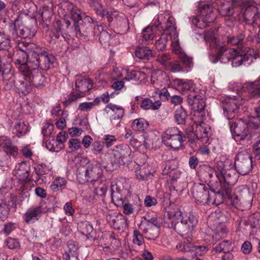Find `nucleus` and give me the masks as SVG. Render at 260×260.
Returning <instances> with one entry per match:
<instances>
[{
	"label": "nucleus",
	"instance_id": "f257e3e1",
	"mask_svg": "<svg viewBox=\"0 0 260 260\" xmlns=\"http://www.w3.org/2000/svg\"><path fill=\"white\" fill-rule=\"evenodd\" d=\"M253 120H250L248 123L239 119L230 126L233 137L236 141H249L251 135L250 128L258 129L260 126V107L254 108L252 113Z\"/></svg>",
	"mask_w": 260,
	"mask_h": 260
},
{
	"label": "nucleus",
	"instance_id": "f03ea898",
	"mask_svg": "<svg viewBox=\"0 0 260 260\" xmlns=\"http://www.w3.org/2000/svg\"><path fill=\"white\" fill-rule=\"evenodd\" d=\"M168 215L170 218H174L179 220L174 225L175 231L183 237L187 241L190 242L192 239V233L197 220L193 215L183 214L180 210L175 212H169Z\"/></svg>",
	"mask_w": 260,
	"mask_h": 260
},
{
	"label": "nucleus",
	"instance_id": "7ed1b4c3",
	"mask_svg": "<svg viewBox=\"0 0 260 260\" xmlns=\"http://www.w3.org/2000/svg\"><path fill=\"white\" fill-rule=\"evenodd\" d=\"M15 173L18 176L19 179L24 182L23 186L20 187L19 197H14L12 199L13 204L16 206L20 204L21 200H20L19 198L25 199L29 197V191L31 190L32 184L28 179L30 168L25 162H22L16 167Z\"/></svg>",
	"mask_w": 260,
	"mask_h": 260
},
{
	"label": "nucleus",
	"instance_id": "20e7f679",
	"mask_svg": "<svg viewBox=\"0 0 260 260\" xmlns=\"http://www.w3.org/2000/svg\"><path fill=\"white\" fill-rule=\"evenodd\" d=\"M204 39L210 48L213 49L219 47L215 60L213 61V62L220 61L221 63H225L231 61L234 49L228 48L223 46H220V43L216 34L213 31L207 32L205 35Z\"/></svg>",
	"mask_w": 260,
	"mask_h": 260
},
{
	"label": "nucleus",
	"instance_id": "39448f33",
	"mask_svg": "<svg viewBox=\"0 0 260 260\" xmlns=\"http://www.w3.org/2000/svg\"><path fill=\"white\" fill-rule=\"evenodd\" d=\"M191 194L197 203L199 204H216L219 205L220 202H217L215 198L220 196L216 195L213 191H210L209 188L204 184H195L192 187Z\"/></svg>",
	"mask_w": 260,
	"mask_h": 260
},
{
	"label": "nucleus",
	"instance_id": "423d86ee",
	"mask_svg": "<svg viewBox=\"0 0 260 260\" xmlns=\"http://www.w3.org/2000/svg\"><path fill=\"white\" fill-rule=\"evenodd\" d=\"M203 120L204 118H201L200 120H194L193 124L186 128V133L191 143L195 142L196 139L207 143L210 128L203 122Z\"/></svg>",
	"mask_w": 260,
	"mask_h": 260
},
{
	"label": "nucleus",
	"instance_id": "0eeeda50",
	"mask_svg": "<svg viewBox=\"0 0 260 260\" xmlns=\"http://www.w3.org/2000/svg\"><path fill=\"white\" fill-rule=\"evenodd\" d=\"M200 14L192 20V23L197 27L203 29L212 23L216 18L215 10L211 4L201 6Z\"/></svg>",
	"mask_w": 260,
	"mask_h": 260
},
{
	"label": "nucleus",
	"instance_id": "6e6552de",
	"mask_svg": "<svg viewBox=\"0 0 260 260\" xmlns=\"http://www.w3.org/2000/svg\"><path fill=\"white\" fill-rule=\"evenodd\" d=\"M34 46V66L40 68L42 71H46L53 67L55 61L54 56L48 54L39 46Z\"/></svg>",
	"mask_w": 260,
	"mask_h": 260
},
{
	"label": "nucleus",
	"instance_id": "1a4fd4ad",
	"mask_svg": "<svg viewBox=\"0 0 260 260\" xmlns=\"http://www.w3.org/2000/svg\"><path fill=\"white\" fill-rule=\"evenodd\" d=\"M235 168L237 172L242 175H247L251 171V157L246 151L238 153L235 159Z\"/></svg>",
	"mask_w": 260,
	"mask_h": 260
},
{
	"label": "nucleus",
	"instance_id": "9d476101",
	"mask_svg": "<svg viewBox=\"0 0 260 260\" xmlns=\"http://www.w3.org/2000/svg\"><path fill=\"white\" fill-rule=\"evenodd\" d=\"M243 100L240 97H227L223 102V109L228 119L233 118L238 112L240 106L243 104Z\"/></svg>",
	"mask_w": 260,
	"mask_h": 260
},
{
	"label": "nucleus",
	"instance_id": "9b49d317",
	"mask_svg": "<svg viewBox=\"0 0 260 260\" xmlns=\"http://www.w3.org/2000/svg\"><path fill=\"white\" fill-rule=\"evenodd\" d=\"M253 4V1L249 0H244L242 2V6L245 9L243 18L246 23L249 25L257 24V20L260 19V16L257 15V8Z\"/></svg>",
	"mask_w": 260,
	"mask_h": 260
},
{
	"label": "nucleus",
	"instance_id": "f8f14e48",
	"mask_svg": "<svg viewBox=\"0 0 260 260\" xmlns=\"http://www.w3.org/2000/svg\"><path fill=\"white\" fill-rule=\"evenodd\" d=\"M157 20L158 25L162 28L163 30L168 32L169 36L173 35L176 36V26L175 19L170 13L165 12L160 14L158 15Z\"/></svg>",
	"mask_w": 260,
	"mask_h": 260
},
{
	"label": "nucleus",
	"instance_id": "ddd939ff",
	"mask_svg": "<svg viewBox=\"0 0 260 260\" xmlns=\"http://www.w3.org/2000/svg\"><path fill=\"white\" fill-rule=\"evenodd\" d=\"M131 154V150L127 144H121L113 150V162L117 167L124 165L127 158L130 157Z\"/></svg>",
	"mask_w": 260,
	"mask_h": 260
},
{
	"label": "nucleus",
	"instance_id": "4468645a",
	"mask_svg": "<svg viewBox=\"0 0 260 260\" xmlns=\"http://www.w3.org/2000/svg\"><path fill=\"white\" fill-rule=\"evenodd\" d=\"M103 174L101 164L95 162L87 165L84 174L85 180L88 182H98Z\"/></svg>",
	"mask_w": 260,
	"mask_h": 260
},
{
	"label": "nucleus",
	"instance_id": "2eb2a0df",
	"mask_svg": "<svg viewBox=\"0 0 260 260\" xmlns=\"http://www.w3.org/2000/svg\"><path fill=\"white\" fill-rule=\"evenodd\" d=\"M28 63L31 64V62L30 61L27 60V62L21 64L20 67L24 76V79L25 80L24 83V86L22 90V92L25 94L30 93L32 90L31 84L32 70Z\"/></svg>",
	"mask_w": 260,
	"mask_h": 260
},
{
	"label": "nucleus",
	"instance_id": "dca6fc26",
	"mask_svg": "<svg viewBox=\"0 0 260 260\" xmlns=\"http://www.w3.org/2000/svg\"><path fill=\"white\" fill-rule=\"evenodd\" d=\"M189 104L191 105L192 109L196 112L195 115L204 118L205 116L203 113L205 104L204 101L199 94H189L188 96Z\"/></svg>",
	"mask_w": 260,
	"mask_h": 260
},
{
	"label": "nucleus",
	"instance_id": "f3484780",
	"mask_svg": "<svg viewBox=\"0 0 260 260\" xmlns=\"http://www.w3.org/2000/svg\"><path fill=\"white\" fill-rule=\"evenodd\" d=\"M186 137L184 134L172 136L171 137H162L164 144L168 147L174 149H178L182 147Z\"/></svg>",
	"mask_w": 260,
	"mask_h": 260
},
{
	"label": "nucleus",
	"instance_id": "a211bd4d",
	"mask_svg": "<svg viewBox=\"0 0 260 260\" xmlns=\"http://www.w3.org/2000/svg\"><path fill=\"white\" fill-rule=\"evenodd\" d=\"M106 219L110 225L115 230H120L126 225L125 217L121 213L116 215L109 214L107 216Z\"/></svg>",
	"mask_w": 260,
	"mask_h": 260
},
{
	"label": "nucleus",
	"instance_id": "6ab92c4d",
	"mask_svg": "<svg viewBox=\"0 0 260 260\" xmlns=\"http://www.w3.org/2000/svg\"><path fill=\"white\" fill-rule=\"evenodd\" d=\"M243 88L248 92L251 97H260V77L254 82L245 83L243 85Z\"/></svg>",
	"mask_w": 260,
	"mask_h": 260
},
{
	"label": "nucleus",
	"instance_id": "aec40b11",
	"mask_svg": "<svg viewBox=\"0 0 260 260\" xmlns=\"http://www.w3.org/2000/svg\"><path fill=\"white\" fill-rule=\"evenodd\" d=\"M92 87V82L89 78L77 76L75 82V89L80 93L88 91Z\"/></svg>",
	"mask_w": 260,
	"mask_h": 260
},
{
	"label": "nucleus",
	"instance_id": "412c9836",
	"mask_svg": "<svg viewBox=\"0 0 260 260\" xmlns=\"http://www.w3.org/2000/svg\"><path fill=\"white\" fill-rule=\"evenodd\" d=\"M250 59V62L252 61V57L249 58V57L247 54L242 55L238 52L235 49L234 52H233L231 61L233 67H238L242 64H249L250 62L248 60Z\"/></svg>",
	"mask_w": 260,
	"mask_h": 260
},
{
	"label": "nucleus",
	"instance_id": "4be33fe9",
	"mask_svg": "<svg viewBox=\"0 0 260 260\" xmlns=\"http://www.w3.org/2000/svg\"><path fill=\"white\" fill-rule=\"evenodd\" d=\"M105 111L110 115L111 120L119 119L123 116L124 114L123 108L111 104L106 106Z\"/></svg>",
	"mask_w": 260,
	"mask_h": 260
},
{
	"label": "nucleus",
	"instance_id": "5701e85b",
	"mask_svg": "<svg viewBox=\"0 0 260 260\" xmlns=\"http://www.w3.org/2000/svg\"><path fill=\"white\" fill-rule=\"evenodd\" d=\"M121 192V190L118 187L117 184H111L110 188L111 199L113 203L116 206H121L124 204Z\"/></svg>",
	"mask_w": 260,
	"mask_h": 260
},
{
	"label": "nucleus",
	"instance_id": "b1692460",
	"mask_svg": "<svg viewBox=\"0 0 260 260\" xmlns=\"http://www.w3.org/2000/svg\"><path fill=\"white\" fill-rule=\"evenodd\" d=\"M121 192V190L118 187L117 184H111L110 188L111 199L113 203L116 206H121L124 204Z\"/></svg>",
	"mask_w": 260,
	"mask_h": 260
},
{
	"label": "nucleus",
	"instance_id": "393cba45",
	"mask_svg": "<svg viewBox=\"0 0 260 260\" xmlns=\"http://www.w3.org/2000/svg\"><path fill=\"white\" fill-rule=\"evenodd\" d=\"M39 68H35L34 66V86L36 88H42L45 86L46 79L44 71Z\"/></svg>",
	"mask_w": 260,
	"mask_h": 260
},
{
	"label": "nucleus",
	"instance_id": "a878e982",
	"mask_svg": "<svg viewBox=\"0 0 260 260\" xmlns=\"http://www.w3.org/2000/svg\"><path fill=\"white\" fill-rule=\"evenodd\" d=\"M161 106V103L159 100L153 102L149 98H145L142 100L140 107L145 110H157L160 108Z\"/></svg>",
	"mask_w": 260,
	"mask_h": 260
},
{
	"label": "nucleus",
	"instance_id": "bb28decb",
	"mask_svg": "<svg viewBox=\"0 0 260 260\" xmlns=\"http://www.w3.org/2000/svg\"><path fill=\"white\" fill-rule=\"evenodd\" d=\"M218 173H219V172H217L213 168L205 165L203 166L200 168L199 172V175L201 177L209 181V180L212 178L214 175L217 178Z\"/></svg>",
	"mask_w": 260,
	"mask_h": 260
},
{
	"label": "nucleus",
	"instance_id": "cd10ccee",
	"mask_svg": "<svg viewBox=\"0 0 260 260\" xmlns=\"http://www.w3.org/2000/svg\"><path fill=\"white\" fill-rule=\"evenodd\" d=\"M122 74L124 75V80L126 81L135 80L138 81L144 78L145 74L142 72L138 71H131L129 70H123Z\"/></svg>",
	"mask_w": 260,
	"mask_h": 260
},
{
	"label": "nucleus",
	"instance_id": "c85d7f7f",
	"mask_svg": "<svg viewBox=\"0 0 260 260\" xmlns=\"http://www.w3.org/2000/svg\"><path fill=\"white\" fill-rule=\"evenodd\" d=\"M217 179L220 182H224L229 185H233L236 181L235 176L232 175L230 173H228L224 170H222L217 175Z\"/></svg>",
	"mask_w": 260,
	"mask_h": 260
},
{
	"label": "nucleus",
	"instance_id": "c756f323",
	"mask_svg": "<svg viewBox=\"0 0 260 260\" xmlns=\"http://www.w3.org/2000/svg\"><path fill=\"white\" fill-rule=\"evenodd\" d=\"M135 54L141 59L149 60L153 56L152 50L146 47L136 48Z\"/></svg>",
	"mask_w": 260,
	"mask_h": 260
},
{
	"label": "nucleus",
	"instance_id": "7c9ffc66",
	"mask_svg": "<svg viewBox=\"0 0 260 260\" xmlns=\"http://www.w3.org/2000/svg\"><path fill=\"white\" fill-rule=\"evenodd\" d=\"M244 35L241 33L237 36H234L228 37V44L237 46L238 48H242L243 47L244 43Z\"/></svg>",
	"mask_w": 260,
	"mask_h": 260
},
{
	"label": "nucleus",
	"instance_id": "2f4dec72",
	"mask_svg": "<svg viewBox=\"0 0 260 260\" xmlns=\"http://www.w3.org/2000/svg\"><path fill=\"white\" fill-rule=\"evenodd\" d=\"M71 18L74 21V27L76 31L79 36H81V32L79 28L78 22L82 19V16L80 10L73 9L71 12Z\"/></svg>",
	"mask_w": 260,
	"mask_h": 260
},
{
	"label": "nucleus",
	"instance_id": "473e14b6",
	"mask_svg": "<svg viewBox=\"0 0 260 260\" xmlns=\"http://www.w3.org/2000/svg\"><path fill=\"white\" fill-rule=\"evenodd\" d=\"M187 117V112L182 107L177 108L175 111V119L178 124H184Z\"/></svg>",
	"mask_w": 260,
	"mask_h": 260
},
{
	"label": "nucleus",
	"instance_id": "72a5a7b5",
	"mask_svg": "<svg viewBox=\"0 0 260 260\" xmlns=\"http://www.w3.org/2000/svg\"><path fill=\"white\" fill-rule=\"evenodd\" d=\"M148 125V121L144 118H140L133 120L132 128L136 131H140L146 129Z\"/></svg>",
	"mask_w": 260,
	"mask_h": 260
},
{
	"label": "nucleus",
	"instance_id": "f704fd0d",
	"mask_svg": "<svg viewBox=\"0 0 260 260\" xmlns=\"http://www.w3.org/2000/svg\"><path fill=\"white\" fill-rule=\"evenodd\" d=\"M36 175L39 176L38 179H34V182L37 185H41L45 182V177L44 175L45 174V170L43 165H38L35 167Z\"/></svg>",
	"mask_w": 260,
	"mask_h": 260
},
{
	"label": "nucleus",
	"instance_id": "c9c22d12",
	"mask_svg": "<svg viewBox=\"0 0 260 260\" xmlns=\"http://www.w3.org/2000/svg\"><path fill=\"white\" fill-rule=\"evenodd\" d=\"M218 12L223 16H230L234 13V8L230 3L228 2L221 5Z\"/></svg>",
	"mask_w": 260,
	"mask_h": 260
},
{
	"label": "nucleus",
	"instance_id": "e433bc0d",
	"mask_svg": "<svg viewBox=\"0 0 260 260\" xmlns=\"http://www.w3.org/2000/svg\"><path fill=\"white\" fill-rule=\"evenodd\" d=\"M28 131V127L24 122H19L15 124L13 133L18 137L23 136Z\"/></svg>",
	"mask_w": 260,
	"mask_h": 260
},
{
	"label": "nucleus",
	"instance_id": "4c0bfd02",
	"mask_svg": "<svg viewBox=\"0 0 260 260\" xmlns=\"http://www.w3.org/2000/svg\"><path fill=\"white\" fill-rule=\"evenodd\" d=\"M216 252H231L233 250L232 242L229 241H223L214 248Z\"/></svg>",
	"mask_w": 260,
	"mask_h": 260
},
{
	"label": "nucleus",
	"instance_id": "58836bf2",
	"mask_svg": "<svg viewBox=\"0 0 260 260\" xmlns=\"http://www.w3.org/2000/svg\"><path fill=\"white\" fill-rule=\"evenodd\" d=\"M67 184V181L63 178L57 177L52 182L50 188L54 191H57L61 189Z\"/></svg>",
	"mask_w": 260,
	"mask_h": 260
},
{
	"label": "nucleus",
	"instance_id": "ea45409f",
	"mask_svg": "<svg viewBox=\"0 0 260 260\" xmlns=\"http://www.w3.org/2000/svg\"><path fill=\"white\" fill-rule=\"evenodd\" d=\"M54 125L50 123H46L44 124L42 133L44 137V140L51 138L54 135Z\"/></svg>",
	"mask_w": 260,
	"mask_h": 260
},
{
	"label": "nucleus",
	"instance_id": "a19ab883",
	"mask_svg": "<svg viewBox=\"0 0 260 260\" xmlns=\"http://www.w3.org/2000/svg\"><path fill=\"white\" fill-rule=\"evenodd\" d=\"M10 208L7 202L0 200V219L4 220L7 219L9 214Z\"/></svg>",
	"mask_w": 260,
	"mask_h": 260
},
{
	"label": "nucleus",
	"instance_id": "79ce46f5",
	"mask_svg": "<svg viewBox=\"0 0 260 260\" xmlns=\"http://www.w3.org/2000/svg\"><path fill=\"white\" fill-rule=\"evenodd\" d=\"M11 162L10 157L9 154L5 151H0V167L7 168Z\"/></svg>",
	"mask_w": 260,
	"mask_h": 260
},
{
	"label": "nucleus",
	"instance_id": "37998d69",
	"mask_svg": "<svg viewBox=\"0 0 260 260\" xmlns=\"http://www.w3.org/2000/svg\"><path fill=\"white\" fill-rule=\"evenodd\" d=\"M168 40L167 35L166 34H162L155 42V46L156 48L158 51L164 50L166 49Z\"/></svg>",
	"mask_w": 260,
	"mask_h": 260
},
{
	"label": "nucleus",
	"instance_id": "c03bdc74",
	"mask_svg": "<svg viewBox=\"0 0 260 260\" xmlns=\"http://www.w3.org/2000/svg\"><path fill=\"white\" fill-rule=\"evenodd\" d=\"M178 37V32L176 33V36H174L173 35H170V37L172 41V46L173 48V51L175 52V53L179 54L180 55L181 54V53H183L182 52V50L179 45Z\"/></svg>",
	"mask_w": 260,
	"mask_h": 260
},
{
	"label": "nucleus",
	"instance_id": "a18cd8bd",
	"mask_svg": "<svg viewBox=\"0 0 260 260\" xmlns=\"http://www.w3.org/2000/svg\"><path fill=\"white\" fill-rule=\"evenodd\" d=\"M154 37L152 26H147L143 30V41L146 42L152 40Z\"/></svg>",
	"mask_w": 260,
	"mask_h": 260
},
{
	"label": "nucleus",
	"instance_id": "49530a36",
	"mask_svg": "<svg viewBox=\"0 0 260 260\" xmlns=\"http://www.w3.org/2000/svg\"><path fill=\"white\" fill-rule=\"evenodd\" d=\"M51 113L52 117L56 120L65 115V113L61 110L59 104H56L53 107Z\"/></svg>",
	"mask_w": 260,
	"mask_h": 260
},
{
	"label": "nucleus",
	"instance_id": "de8ad7c7",
	"mask_svg": "<svg viewBox=\"0 0 260 260\" xmlns=\"http://www.w3.org/2000/svg\"><path fill=\"white\" fill-rule=\"evenodd\" d=\"M97 99H95L92 102H84L79 104L78 110L81 111H89L94 106L98 105L99 101L97 102Z\"/></svg>",
	"mask_w": 260,
	"mask_h": 260
},
{
	"label": "nucleus",
	"instance_id": "09e8293b",
	"mask_svg": "<svg viewBox=\"0 0 260 260\" xmlns=\"http://www.w3.org/2000/svg\"><path fill=\"white\" fill-rule=\"evenodd\" d=\"M184 134L182 132L180 131L176 127H171L167 128L162 137H171L172 136H177V135Z\"/></svg>",
	"mask_w": 260,
	"mask_h": 260
},
{
	"label": "nucleus",
	"instance_id": "8fccbe9b",
	"mask_svg": "<svg viewBox=\"0 0 260 260\" xmlns=\"http://www.w3.org/2000/svg\"><path fill=\"white\" fill-rule=\"evenodd\" d=\"M107 190V186L104 182H100L99 185H94V193L99 196H103Z\"/></svg>",
	"mask_w": 260,
	"mask_h": 260
},
{
	"label": "nucleus",
	"instance_id": "3c124183",
	"mask_svg": "<svg viewBox=\"0 0 260 260\" xmlns=\"http://www.w3.org/2000/svg\"><path fill=\"white\" fill-rule=\"evenodd\" d=\"M82 233L83 234L86 235L87 238H92L94 233L92 225L89 222L84 223L82 228Z\"/></svg>",
	"mask_w": 260,
	"mask_h": 260
},
{
	"label": "nucleus",
	"instance_id": "603ef678",
	"mask_svg": "<svg viewBox=\"0 0 260 260\" xmlns=\"http://www.w3.org/2000/svg\"><path fill=\"white\" fill-rule=\"evenodd\" d=\"M69 148L72 151H77L82 148L79 140L75 138L71 139L69 141Z\"/></svg>",
	"mask_w": 260,
	"mask_h": 260
},
{
	"label": "nucleus",
	"instance_id": "864d4df0",
	"mask_svg": "<svg viewBox=\"0 0 260 260\" xmlns=\"http://www.w3.org/2000/svg\"><path fill=\"white\" fill-rule=\"evenodd\" d=\"M171 59V55L169 53H162L158 55L157 60L161 64L167 66L170 63L169 60Z\"/></svg>",
	"mask_w": 260,
	"mask_h": 260
},
{
	"label": "nucleus",
	"instance_id": "5fc2aeb1",
	"mask_svg": "<svg viewBox=\"0 0 260 260\" xmlns=\"http://www.w3.org/2000/svg\"><path fill=\"white\" fill-rule=\"evenodd\" d=\"M159 227L151 228L147 231L146 238L148 240H155L159 236Z\"/></svg>",
	"mask_w": 260,
	"mask_h": 260
},
{
	"label": "nucleus",
	"instance_id": "6e6d98bb",
	"mask_svg": "<svg viewBox=\"0 0 260 260\" xmlns=\"http://www.w3.org/2000/svg\"><path fill=\"white\" fill-rule=\"evenodd\" d=\"M133 243L138 246L142 245L144 243V240L142 235L137 230L134 231Z\"/></svg>",
	"mask_w": 260,
	"mask_h": 260
},
{
	"label": "nucleus",
	"instance_id": "4d7b16f0",
	"mask_svg": "<svg viewBox=\"0 0 260 260\" xmlns=\"http://www.w3.org/2000/svg\"><path fill=\"white\" fill-rule=\"evenodd\" d=\"M179 58L181 62L186 67L190 68L193 66L192 58L188 56L185 53H181Z\"/></svg>",
	"mask_w": 260,
	"mask_h": 260
},
{
	"label": "nucleus",
	"instance_id": "13d9d810",
	"mask_svg": "<svg viewBox=\"0 0 260 260\" xmlns=\"http://www.w3.org/2000/svg\"><path fill=\"white\" fill-rule=\"evenodd\" d=\"M103 145L100 141H95L91 145V151L94 154L101 153L103 149Z\"/></svg>",
	"mask_w": 260,
	"mask_h": 260
},
{
	"label": "nucleus",
	"instance_id": "bf43d9fd",
	"mask_svg": "<svg viewBox=\"0 0 260 260\" xmlns=\"http://www.w3.org/2000/svg\"><path fill=\"white\" fill-rule=\"evenodd\" d=\"M104 143L107 147L114 145L116 141V139L113 135H106L103 138Z\"/></svg>",
	"mask_w": 260,
	"mask_h": 260
},
{
	"label": "nucleus",
	"instance_id": "052dcab7",
	"mask_svg": "<svg viewBox=\"0 0 260 260\" xmlns=\"http://www.w3.org/2000/svg\"><path fill=\"white\" fill-rule=\"evenodd\" d=\"M82 95L80 93L72 92L66 100V104H70L72 102H76L78 99L82 97Z\"/></svg>",
	"mask_w": 260,
	"mask_h": 260
},
{
	"label": "nucleus",
	"instance_id": "680f3d73",
	"mask_svg": "<svg viewBox=\"0 0 260 260\" xmlns=\"http://www.w3.org/2000/svg\"><path fill=\"white\" fill-rule=\"evenodd\" d=\"M170 70L172 72H179L184 71L180 63L175 61L169 64Z\"/></svg>",
	"mask_w": 260,
	"mask_h": 260
},
{
	"label": "nucleus",
	"instance_id": "e2e57ef3",
	"mask_svg": "<svg viewBox=\"0 0 260 260\" xmlns=\"http://www.w3.org/2000/svg\"><path fill=\"white\" fill-rule=\"evenodd\" d=\"M6 243L8 247L11 249H16L19 246V242L16 239L13 238L8 239Z\"/></svg>",
	"mask_w": 260,
	"mask_h": 260
},
{
	"label": "nucleus",
	"instance_id": "0e129e2a",
	"mask_svg": "<svg viewBox=\"0 0 260 260\" xmlns=\"http://www.w3.org/2000/svg\"><path fill=\"white\" fill-rule=\"evenodd\" d=\"M252 245L249 241H245L241 246V251L245 254H248L252 251Z\"/></svg>",
	"mask_w": 260,
	"mask_h": 260
},
{
	"label": "nucleus",
	"instance_id": "69168bd1",
	"mask_svg": "<svg viewBox=\"0 0 260 260\" xmlns=\"http://www.w3.org/2000/svg\"><path fill=\"white\" fill-rule=\"evenodd\" d=\"M110 39V35L106 31H102L99 34V40L101 43H107Z\"/></svg>",
	"mask_w": 260,
	"mask_h": 260
},
{
	"label": "nucleus",
	"instance_id": "338daca9",
	"mask_svg": "<svg viewBox=\"0 0 260 260\" xmlns=\"http://www.w3.org/2000/svg\"><path fill=\"white\" fill-rule=\"evenodd\" d=\"M65 213L69 216H72L75 213V210L73 208L72 204L71 202H67L63 206Z\"/></svg>",
	"mask_w": 260,
	"mask_h": 260
},
{
	"label": "nucleus",
	"instance_id": "774afa93",
	"mask_svg": "<svg viewBox=\"0 0 260 260\" xmlns=\"http://www.w3.org/2000/svg\"><path fill=\"white\" fill-rule=\"evenodd\" d=\"M253 152L257 159H260V140L257 141L253 145Z\"/></svg>",
	"mask_w": 260,
	"mask_h": 260
}]
</instances>
